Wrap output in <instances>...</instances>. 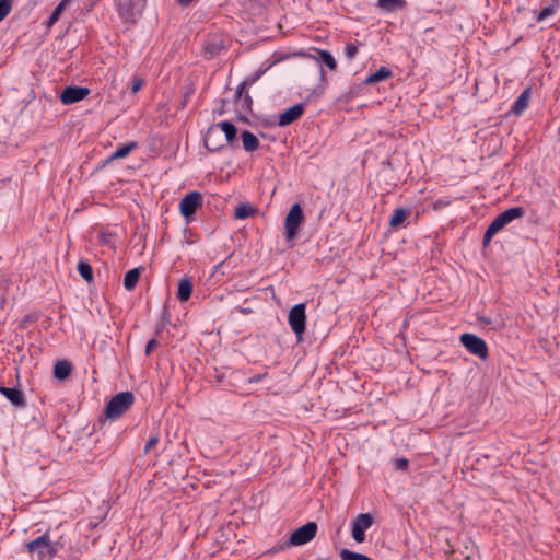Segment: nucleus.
I'll list each match as a JSON object with an SVG mask.
<instances>
[{"mask_svg": "<svg viewBox=\"0 0 560 560\" xmlns=\"http://www.w3.org/2000/svg\"><path fill=\"white\" fill-rule=\"evenodd\" d=\"M60 548V544L52 541L48 532L25 544V549L32 560H51Z\"/></svg>", "mask_w": 560, "mask_h": 560, "instance_id": "nucleus-1", "label": "nucleus"}, {"mask_svg": "<svg viewBox=\"0 0 560 560\" xmlns=\"http://www.w3.org/2000/svg\"><path fill=\"white\" fill-rule=\"evenodd\" d=\"M135 402V395L131 392H121L112 397L104 409L107 419L120 418Z\"/></svg>", "mask_w": 560, "mask_h": 560, "instance_id": "nucleus-2", "label": "nucleus"}, {"mask_svg": "<svg viewBox=\"0 0 560 560\" xmlns=\"http://www.w3.org/2000/svg\"><path fill=\"white\" fill-rule=\"evenodd\" d=\"M289 325L292 331L295 334L299 341L302 340L303 334L306 328V305L305 303H299L294 305L288 316Z\"/></svg>", "mask_w": 560, "mask_h": 560, "instance_id": "nucleus-3", "label": "nucleus"}, {"mask_svg": "<svg viewBox=\"0 0 560 560\" xmlns=\"http://www.w3.org/2000/svg\"><path fill=\"white\" fill-rule=\"evenodd\" d=\"M304 221V213L300 203H294L284 219V235L287 241H292L298 235L299 226Z\"/></svg>", "mask_w": 560, "mask_h": 560, "instance_id": "nucleus-4", "label": "nucleus"}, {"mask_svg": "<svg viewBox=\"0 0 560 560\" xmlns=\"http://www.w3.org/2000/svg\"><path fill=\"white\" fill-rule=\"evenodd\" d=\"M317 529L318 526L315 522L304 524L291 534L285 546H302L310 542L316 536Z\"/></svg>", "mask_w": 560, "mask_h": 560, "instance_id": "nucleus-5", "label": "nucleus"}, {"mask_svg": "<svg viewBox=\"0 0 560 560\" xmlns=\"http://www.w3.org/2000/svg\"><path fill=\"white\" fill-rule=\"evenodd\" d=\"M460 342L471 354H475L482 360L488 358L487 343L477 335L465 332L460 336Z\"/></svg>", "mask_w": 560, "mask_h": 560, "instance_id": "nucleus-6", "label": "nucleus"}, {"mask_svg": "<svg viewBox=\"0 0 560 560\" xmlns=\"http://www.w3.org/2000/svg\"><path fill=\"white\" fill-rule=\"evenodd\" d=\"M524 214L525 210L523 207L509 208L505 211L501 212L499 215H497L494 220L490 223L489 228H491L493 231L498 233L513 220L522 218Z\"/></svg>", "mask_w": 560, "mask_h": 560, "instance_id": "nucleus-7", "label": "nucleus"}, {"mask_svg": "<svg viewBox=\"0 0 560 560\" xmlns=\"http://www.w3.org/2000/svg\"><path fill=\"white\" fill-rule=\"evenodd\" d=\"M224 141L218 124L211 125L203 135V144L210 152H217L225 148Z\"/></svg>", "mask_w": 560, "mask_h": 560, "instance_id": "nucleus-8", "label": "nucleus"}, {"mask_svg": "<svg viewBox=\"0 0 560 560\" xmlns=\"http://www.w3.org/2000/svg\"><path fill=\"white\" fill-rule=\"evenodd\" d=\"M373 525V516L370 513L359 514L351 527L352 538L357 542H363L365 540V530Z\"/></svg>", "mask_w": 560, "mask_h": 560, "instance_id": "nucleus-9", "label": "nucleus"}, {"mask_svg": "<svg viewBox=\"0 0 560 560\" xmlns=\"http://www.w3.org/2000/svg\"><path fill=\"white\" fill-rule=\"evenodd\" d=\"M202 206V195L199 191L188 192L179 203L180 214L188 219Z\"/></svg>", "mask_w": 560, "mask_h": 560, "instance_id": "nucleus-10", "label": "nucleus"}, {"mask_svg": "<svg viewBox=\"0 0 560 560\" xmlns=\"http://www.w3.org/2000/svg\"><path fill=\"white\" fill-rule=\"evenodd\" d=\"M312 96L313 94L308 95L304 103L295 104L290 108L285 109L282 114H280L278 119V126L287 127L292 122L296 121L298 119H300L304 113L305 104L311 102Z\"/></svg>", "mask_w": 560, "mask_h": 560, "instance_id": "nucleus-11", "label": "nucleus"}, {"mask_svg": "<svg viewBox=\"0 0 560 560\" xmlns=\"http://www.w3.org/2000/svg\"><path fill=\"white\" fill-rule=\"evenodd\" d=\"M89 94L90 89L85 86L70 85L61 92L60 101L65 105H70L84 100Z\"/></svg>", "mask_w": 560, "mask_h": 560, "instance_id": "nucleus-12", "label": "nucleus"}, {"mask_svg": "<svg viewBox=\"0 0 560 560\" xmlns=\"http://www.w3.org/2000/svg\"><path fill=\"white\" fill-rule=\"evenodd\" d=\"M0 393L15 407L23 408L26 406L24 394L16 387L0 386Z\"/></svg>", "mask_w": 560, "mask_h": 560, "instance_id": "nucleus-13", "label": "nucleus"}, {"mask_svg": "<svg viewBox=\"0 0 560 560\" xmlns=\"http://www.w3.org/2000/svg\"><path fill=\"white\" fill-rule=\"evenodd\" d=\"M11 287V278L7 275H0V310H4L12 298Z\"/></svg>", "mask_w": 560, "mask_h": 560, "instance_id": "nucleus-14", "label": "nucleus"}, {"mask_svg": "<svg viewBox=\"0 0 560 560\" xmlns=\"http://www.w3.org/2000/svg\"><path fill=\"white\" fill-rule=\"evenodd\" d=\"M218 126L220 127L221 133L223 135V139L225 140V147H234L236 142V135L237 129L231 121H221L218 122Z\"/></svg>", "mask_w": 560, "mask_h": 560, "instance_id": "nucleus-15", "label": "nucleus"}, {"mask_svg": "<svg viewBox=\"0 0 560 560\" xmlns=\"http://www.w3.org/2000/svg\"><path fill=\"white\" fill-rule=\"evenodd\" d=\"M236 112L242 120H246V115L252 112L253 100L248 92H244L241 98L235 95Z\"/></svg>", "mask_w": 560, "mask_h": 560, "instance_id": "nucleus-16", "label": "nucleus"}, {"mask_svg": "<svg viewBox=\"0 0 560 560\" xmlns=\"http://www.w3.org/2000/svg\"><path fill=\"white\" fill-rule=\"evenodd\" d=\"M269 69V66L267 67H260L255 73H253L252 75L247 77L238 86H237V90H236V96L238 98H241V96L243 95L244 92H246V90L252 86L253 84H255L260 78L261 75Z\"/></svg>", "mask_w": 560, "mask_h": 560, "instance_id": "nucleus-17", "label": "nucleus"}, {"mask_svg": "<svg viewBox=\"0 0 560 560\" xmlns=\"http://www.w3.org/2000/svg\"><path fill=\"white\" fill-rule=\"evenodd\" d=\"M225 48L224 40L221 38H208L205 43L203 50L208 59L219 55V52Z\"/></svg>", "mask_w": 560, "mask_h": 560, "instance_id": "nucleus-18", "label": "nucleus"}, {"mask_svg": "<svg viewBox=\"0 0 560 560\" xmlns=\"http://www.w3.org/2000/svg\"><path fill=\"white\" fill-rule=\"evenodd\" d=\"M529 100H530V89H525L518 95L516 101L514 102V104H513V106L511 108V112L514 115L520 116L528 107Z\"/></svg>", "mask_w": 560, "mask_h": 560, "instance_id": "nucleus-19", "label": "nucleus"}, {"mask_svg": "<svg viewBox=\"0 0 560 560\" xmlns=\"http://www.w3.org/2000/svg\"><path fill=\"white\" fill-rule=\"evenodd\" d=\"M243 148L247 152H254L258 150L260 142L258 138L249 130H244L241 133Z\"/></svg>", "mask_w": 560, "mask_h": 560, "instance_id": "nucleus-20", "label": "nucleus"}, {"mask_svg": "<svg viewBox=\"0 0 560 560\" xmlns=\"http://www.w3.org/2000/svg\"><path fill=\"white\" fill-rule=\"evenodd\" d=\"M192 281L190 278H183L178 283L177 299L180 302H186L190 299L192 293Z\"/></svg>", "mask_w": 560, "mask_h": 560, "instance_id": "nucleus-21", "label": "nucleus"}, {"mask_svg": "<svg viewBox=\"0 0 560 560\" xmlns=\"http://www.w3.org/2000/svg\"><path fill=\"white\" fill-rule=\"evenodd\" d=\"M71 371L72 364L67 360H60L54 366V376L57 380H65L70 375Z\"/></svg>", "mask_w": 560, "mask_h": 560, "instance_id": "nucleus-22", "label": "nucleus"}, {"mask_svg": "<svg viewBox=\"0 0 560 560\" xmlns=\"http://www.w3.org/2000/svg\"><path fill=\"white\" fill-rule=\"evenodd\" d=\"M141 275V268H133L127 271L124 278V287L127 291H132L140 278Z\"/></svg>", "mask_w": 560, "mask_h": 560, "instance_id": "nucleus-23", "label": "nucleus"}, {"mask_svg": "<svg viewBox=\"0 0 560 560\" xmlns=\"http://www.w3.org/2000/svg\"><path fill=\"white\" fill-rule=\"evenodd\" d=\"M409 214H410L409 210L404 209V208H396L393 211V214L389 219L390 228H393V229L399 228Z\"/></svg>", "mask_w": 560, "mask_h": 560, "instance_id": "nucleus-24", "label": "nucleus"}, {"mask_svg": "<svg viewBox=\"0 0 560 560\" xmlns=\"http://www.w3.org/2000/svg\"><path fill=\"white\" fill-rule=\"evenodd\" d=\"M392 75L390 69L386 67H381L374 73L370 74L365 80V84H374L381 81L388 79Z\"/></svg>", "mask_w": 560, "mask_h": 560, "instance_id": "nucleus-25", "label": "nucleus"}, {"mask_svg": "<svg viewBox=\"0 0 560 560\" xmlns=\"http://www.w3.org/2000/svg\"><path fill=\"white\" fill-rule=\"evenodd\" d=\"M137 148V142L135 141H131V142H128L121 147H118L113 153L112 155L109 156V161H113V160H118V159H122V158H126L127 155L130 154V152Z\"/></svg>", "mask_w": 560, "mask_h": 560, "instance_id": "nucleus-26", "label": "nucleus"}, {"mask_svg": "<svg viewBox=\"0 0 560 560\" xmlns=\"http://www.w3.org/2000/svg\"><path fill=\"white\" fill-rule=\"evenodd\" d=\"M256 213V208L250 203L245 202L237 206L234 210V217L236 219H247Z\"/></svg>", "mask_w": 560, "mask_h": 560, "instance_id": "nucleus-27", "label": "nucleus"}, {"mask_svg": "<svg viewBox=\"0 0 560 560\" xmlns=\"http://www.w3.org/2000/svg\"><path fill=\"white\" fill-rule=\"evenodd\" d=\"M71 2V0H61L57 7L51 12L50 16L48 18L46 24L48 27H51L57 21L59 20L60 15L65 11L66 7Z\"/></svg>", "mask_w": 560, "mask_h": 560, "instance_id": "nucleus-28", "label": "nucleus"}, {"mask_svg": "<svg viewBox=\"0 0 560 560\" xmlns=\"http://www.w3.org/2000/svg\"><path fill=\"white\" fill-rule=\"evenodd\" d=\"M378 5L386 11L402 10L406 8L405 0H378Z\"/></svg>", "mask_w": 560, "mask_h": 560, "instance_id": "nucleus-29", "label": "nucleus"}, {"mask_svg": "<svg viewBox=\"0 0 560 560\" xmlns=\"http://www.w3.org/2000/svg\"><path fill=\"white\" fill-rule=\"evenodd\" d=\"M78 272L86 282L90 283L93 281V269L88 261H79Z\"/></svg>", "mask_w": 560, "mask_h": 560, "instance_id": "nucleus-30", "label": "nucleus"}, {"mask_svg": "<svg viewBox=\"0 0 560 560\" xmlns=\"http://www.w3.org/2000/svg\"><path fill=\"white\" fill-rule=\"evenodd\" d=\"M339 556L341 560H373L363 553L354 552L346 548L341 549Z\"/></svg>", "mask_w": 560, "mask_h": 560, "instance_id": "nucleus-31", "label": "nucleus"}, {"mask_svg": "<svg viewBox=\"0 0 560 560\" xmlns=\"http://www.w3.org/2000/svg\"><path fill=\"white\" fill-rule=\"evenodd\" d=\"M319 58L323 63H325L330 70H336L337 62L334 56L327 50H319Z\"/></svg>", "mask_w": 560, "mask_h": 560, "instance_id": "nucleus-32", "label": "nucleus"}, {"mask_svg": "<svg viewBox=\"0 0 560 560\" xmlns=\"http://www.w3.org/2000/svg\"><path fill=\"white\" fill-rule=\"evenodd\" d=\"M12 9V0H0V22L3 21Z\"/></svg>", "mask_w": 560, "mask_h": 560, "instance_id": "nucleus-33", "label": "nucleus"}, {"mask_svg": "<svg viewBox=\"0 0 560 560\" xmlns=\"http://www.w3.org/2000/svg\"><path fill=\"white\" fill-rule=\"evenodd\" d=\"M358 54V46L353 43H349L345 47V56L347 59L351 60Z\"/></svg>", "mask_w": 560, "mask_h": 560, "instance_id": "nucleus-34", "label": "nucleus"}, {"mask_svg": "<svg viewBox=\"0 0 560 560\" xmlns=\"http://www.w3.org/2000/svg\"><path fill=\"white\" fill-rule=\"evenodd\" d=\"M553 13H555L553 7H551V5L546 7L539 12L536 20H537V22H541V21L546 20L547 18L551 16Z\"/></svg>", "mask_w": 560, "mask_h": 560, "instance_id": "nucleus-35", "label": "nucleus"}, {"mask_svg": "<svg viewBox=\"0 0 560 560\" xmlns=\"http://www.w3.org/2000/svg\"><path fill=\"white\" fill-rule=\"evenodd\" d=\"M497 234L495 231H493L491 228L488 226V229L486 230L485 234H483V238H482V245L483 247H488L491 243V240L492 237Z\"/></svg>", "mask_w": 560, "mask_h": 560, "instance_id": "nucleus-36", "label": "nucleus"}, {"mask_svg": "<svg viewBox=\"0 0 560 560\" xmlns=\"http://www.w3.org/2000/svg\"><path fill=\"white\" fill-rule=\"evenodd\" d=\"M143 84H144V81L142 79L135 77L131 82L132 93H137L138 91H140L142 89Z\"/></svg>", "mask_w": 560, "mask_h": 560, "instance_id": "nucleus-37", "label": "nucleus"}, {"mask_svg": "<svg viewBox=\"0 0 560 560\" xmlns=\"http://www.w3.org/2000/svg\"><path fill=\"white\" fill-rule=\"evenodd\" d=\"M409 466V462L406 458H398L395 460V468L398 470H406Z\"/></svg>", "mask_w": 560, "mask_h": 560, "instance_id": "nucleus-38", "label": "nucleus"}, {"mask_svg": "<svg viewBox=\"0 0 560 560\" xmlns=\"http://www.w3.org/2000/svg\"><path fill=\"white\" fill-rule=\"evenodd\" d=\"M159 442V438L156 435L151 436L144 446V453H149L151 448H153Z\"/></svg>", "mask_w": 560, "mask_h": 560, "instance_id": "nucleus-39", "label": "nucleus"}, {"mask_svg": "<svg viewBox=\"0 0 560 560\" xmlns=\"http://www.w3.org/2000/svg\"><path fill=\"white\" fill-rule=\"evenodd\" d=\"M159 342L156 339H151L148 341L145 346V354L149 355L151 352L158 347Z\"/></svg>", "mask_w": 560, "mask_h": 560, "instance_id": "nucleus-40", "label": "nucleus"}, {"mask_svg": "<svg viewBox=\"0 0 560 560\" xmlns=\"http://www.w3.org/2000/svg\"><path fill=\"white\" fill-rule=\"evenodd\" d=\"M110 238H112V234L110 233H101L100 234V240L103 244H108L110 242Z\"/></svg>", "mask_w": 560, "mask_h": 560, "instance_id": "nucleus-41", "label": "nucleus"}, {"mask_svg": "<svg viewBox=\"0 0 560 560\" xmlns=\"http://www.w3.org/2000/svg\"><path fill=\"white\" fill-rule=\"evenodd\" d=\"M261 378H262V375L257 374V375L252 376V377L249 378V382H250V383H257V382H259Z\"/></svg>", "mask_w": 560, "mask_h": 560, "instance_id": "nucleus-42", "label": "nucleus"}, {"mask_svg": "<svg viewBox=\"0 0 560 560\" xmlns=\"http://www.w3.org/2000/svg\"><path fill=\"white\" fill-rule=\"evenodd\" d=\"M478 319H479L481 323H485V324H490V323H491L490 318L485 317V316H480Z\"/></svg>", "mask_w": 560, "mask_h": 560, "instance_id": "nucleus-43", "label": "nucleus"}, {"mask_svg": "<svg viewBox=\"0 0 560 560\" xmlns=\"http://www.w3.org/2000/svg\"><path fill=\"white\" fill-rule=\"evenodd\" d=\"M194 0H177V2L182 5H187L189 3H191Z\"/></svg>", "mask_w": 560, "mask_h": 560, "instance_id": "nucleus-44", "label": "nucleus"}, {"mask_svg": "<svg viewBox=\"0 0 560 560\" xmlns=\"http://www.w3.org/2000/svg\"><path fill=\"white\" fill-rule=\"evenodd\" d=\"M319 74H320V79H324L325 72H324L323 68H320Z\"/></svg>", "mask_w": 560, "mask_h": 560, "instance_id": "nucleus-45", "label": "nucleus"}, {"mask_svg": "<svg viewBox=\"0 0 560 560\" xmlns=\"http://www.w3.org/2000/svg\"><path fill=\"white\" fill-rule=\"evenodd\" d=\"M558 132L560 133V127H559V130H558Z\"/></svg>", "mask_w": 560, "mask_h": 560, "instance_id": "nucleus-46", "label": "nucleus"}]
</instances>
